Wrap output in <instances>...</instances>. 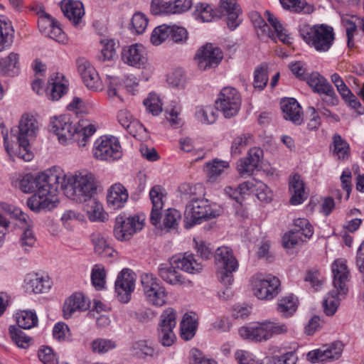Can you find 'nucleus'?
Masks as SVG:
<instances>
[{"instance_id":"55","label":"nucleus","mask_w":364,"mask_h":364,"mask_svg":"<svg viewBox=\"0 0 364 364\" xmlns=\"http://www.w3.org/2000/svg\"><path fill=\"white\" fill-rule=\"evenodd\" d=\"M106 271L103 265L95 264L92 269L91 281L92 285L97 290L105 288L106 284Z\"/></svg>"},{"instance_id":"58","label":"nucleus","mask_w":364,"mask_h":364,"mask_svg":"<svg viewBox=\"0 0 364 364\" xmlns=\"http://www.w3.org/2000/svg\"><path fill=\"white\" fill-rule=\"evenodd\" d=\"M169 25L163 24L156 27L151 35L150 41L154 46H159L163 43L171 33Z\"/></svg>"},{"instance_id":"23","label":"nucleus","mask_w":364,"mask_h":364,"mask_svg":"<svg viewBox=\"0 0 364 364\" xmlns=\"http://www.w3.org/2000/svg\"><path fill=\"white\" fill-rule=\"evenodd\" d=\"M333 276V287L335 289H340V294H346L348 289L346 282L348 279L349 271L344 259H336L331 265Z\"/></svg>"},{"instance_id":"62","label":"nucleus","mask_w":364,"mask_h":364,"mask_svg":"<svg viewBox=\"0 0 364 364\" xmlns=\"http://www.w3.org/2000/svg\"><path fill=\"white\" fill-rule=\"evenodd\" d=\"M333 153L338 159H345L349 155V145L341 138L339 134H335L333 137Z\"/></svg>"},{"instance_id":"45","label":"nucleus","mask_w":364,"mask_h":364,"mask_svg":"<svg viewBox=\"0 0 364 364\" xmlns=\"http://www.w3.org/2000/svg\"><path fill=\"white\" fill-rule=\"evenodd\" d=\"M193 16L200 22H210L217 18L216 12L212 6L205 3L197 4Z\"/></svg>"},{"instance_id":"53","label":"nucleus","mask_w":364,"mask_h":364,"mask_svg":"<svg viewBox=\"0 0 364 364\" xmlns=\"http://www.w3.org/2000/svg\"><path fill=\"white\" fill-rule=\"evenodd\" d=\"M305 80L307 84L312 88L314 92L320 93L330 83L328 80L321 76L318 73L314 72L306 76Z\"/></svg>"},{"instance_id":"12","label":"nucleus","mask_w":364,"mask_h":364,"mask_svg":"<svg viewBox=\"0 0 364 364\" xmlns=\"http://www.w3.org/2000/svg\"><path fill=\"white\" fill-rule=\"evenodd\" d=\"M242 104L240 93L232 87H223L215 100V108L225 118H231L237 114Z\"/></svg>"},{"instance_id":"17","label":"nucleus","mask_w":364,"mask_h":364,"mask_svg":"<svg viewBox=\"0 0 364 364\" xmlns=\"http://www.w3.org/2000/svg\"><path fill=\"white\" fill-rule=\"evenodd\" d=\"M0 205L3 210L10 213L14 218L18 219L22 228H26L20 240L21 246L26 250L28 247H32L36 243V237L32 230L29 228L31 224L30 218L18 208L11 207L4 203H0Z\"/></svg>"},{"instance_id":"15","label":"nucleus","mask_w":364,"mask_h":364,"mask_svg":"<svg viewBox=\"0 0 364 364\" xmlns=\"http://www.w3.org/2000/svg\"><path fill=\"white\" fill-rule=\"evenodd\" d=\"M343 350V343L336 341L308 352L306 360L312 364L331 363L341 357Z\"/></svg>"},{"instance_id":"63","label":"nucleus","mask_w":364,"mask_h":364,"mask_svg":"<svg viewBox=\"0 0 364 364\" xmlns=\"http://www.w3.org/2000/svg\"><path fill=\"white\" fill-rule=\"evenodd\" d=\"M298 357L294 351H289L281 355L272 356L267 364H296Z\"/></svg>"},{"instance_id":"60","label":"nucleus","mask_w":364,"mask_h":364,"mask_svg":"<svg viewBox=\"0 0 364 364\" xmlns=\"http://www.w3.org/2000/svg\"><path fill=\"white\" fill-rule=\"evenodd\" d=\"M144 105L146 110L154 116L159 115L163 110L161 100L155 93H150L144 100Z\"/></svg>"},{"instance_id":"4","label":"nucleus","mask_w":364,"mask_h":364,"mask_svg":"<svg viewBox=\"0 0 364 364\" xmlns=\"http://www.w3.org/2000/svg\"><path fill=\"white\" fill-rule=\"evenodd\" d=\"M189 203L184 213L186 228H191L204 220L213 219L221 215L223 210L216 203H210L203 198L205 188L201 183L188 188Z\"/></svg>"},{"instance_id":"35","label":"nucleus","mask_w":364,"mask_h":364,"mask_svg":"<svg viewBox=\"0 0 364 364\" xmlns=\"http://www.w3.org/2000/svg\"><path fill=\"white\" fill-rule=\"evenodd\" d=\"M176 265L171 263L161 264L158 268V274L159 277L166 283L172 285L182 284L184 281L182 275L176 270Z\"/></svg>"},{"instance_id":"18","label":"nucleus","mask_w":364,"mask_h":364,"mask_svg":"<svg viewBox=\"0 0 364 364\" xmlns=\"http://www.w3.org/2000/svg\"><path fill=\"white\" fill-rule=\"evenodd\" d=\"M223 58V53L221 49L211 43L202 46L196 55L198 66L203 70L217 67Z\"/></svg>"},{"instance_id":"52","label":"nucleus","mask_w":364,"mask_h":364,"mask_svg":"<svg viewBox=\"0 0 364 364\" xmlns=\"http://www.w3.org/2000/svg\"><path fill=\"white\" fill-rule=\"evenodd\" d=\"M196 119L203 124H213L217 119V113L211 106L198 107L195 113Z\"/></svg>"},{"instance_id":"6","label":"nucleus","mask_w":364,"mask_h":364,"mask_svg":"<svg viewBox=\"0 0 364 364\" xmlns=\"http://www.w3.org/2000/svg\"><path fill=\"white\" fill-rule=\"evenodd\" d=\"M299 33L304 41L318 52H326L335 40L333 28L326 24L302 25Z\"/></svg>"},{"instance_id":"57","label":"nucleus","mask_w":364,"mask_h":364,"mask_svg":"<svg viewBox=\"0 0 364 364\" xmlns=\"http://www.w3.org/2000/svg\"><path fill=\"white\" fill-rule=\"evenodd\" d=\"M253 141V136L251 134H242L235 137L232 143L231 153L233 155H239L245 148Z\"/></svg>"},{"instance_id":"64","label":"nucleus","mask_w":364,"mask_h":364,"mask_svg":"<svg viewBox=\"0 0 364 364\" xmlns=\"http://www.w3.org/2000/svg\"><path fill=\"white\" fill-rule=\"evenodd\" d=\"M38 355L43 364H58V357L50 347L42 346L38 350Z\"/></svg>"},{"instance_id":"1","label":"nucleus","mask_w":364,"mask_h":364,"mask_svg":"<svg viewBox=\"0 0 364 364\" xmlns=\"http://www.w3.org/2000/svg\"><path fill=\"white\" fill-rule=\"evenodd\" d=\"M60 171H55V166L34 176L26 174L19 182V188L23 193L36 192L27 200L28 208L34 212L51 210L58 203L56 198V180L60 177Z\"/></svg>"},{"instance_id":"44","label":"nucleus","mask_w":364,"mask_h":364,"mask_svg":"<svg viewBox=\"0 0 364 364\" xmlns=\"http://www.w3.org/2000/svg\"><path fill=\"white\" fill-rule=\"evenodd\" d=\"M160 218V225H155L161 230L169 231L171 229H175L178 225L181 220L180 213L174 208H168L166 210L163 215L162 222Z\"/></svg>"},{"instance_id":"16","label":"nucleus","mask_w":364,"mask_h":364,"mask_svg":"<svg viewBox=\"0 0 364 364\" xmlns=\"http://www.w3.org/2000/svg\"><path fill=\"white\" fill-rule=\"evenodd\" d=\"M75 126L68 115L55 117L50 120L51 131L63 145L69 144L74 139L77 130Z\"/></svg>"},{"instance_id":"3","label":"nucleus","mask_w":364,"mask_h":364,"mask_svg":"<svg viewBox=\"0 0 364 364\" xmlns=\"http://www.w3.org/2000/svg\"><path fill=\"white\" fill-rule=\"evenodd\" d=\"M58 170L61 174H58L60 177L56 180V196L60 187L68 198L78 203L86 202L92 198L97 186L91 172L83 170L66 174L61 168L55 166V171L57 172Z\"/></svg>"},{"instance_id":"27","label":"nucleus","mask_w":364,"mask_h":364,"mask_svg":"<svg viewBox=\"0 0 364 364\" xmlns=\"http://www.w3.org/2000/svg\"><path fill=\"white\" fill-rule=\"evenodd\" d=\"M90 307L89 300L80 292L72 294L65 302L63 314L65 318H69L76 311H83Z\"/></svg>"},{"instance_id":"21","label":"nucleus","mask_w":364,"mask_h":364,"mask_svg":"<svg viewBox=\"0 0 364 364\" xmlns=\"http://www.w3.org/2000/svg\"><path fill=\"white\" fill-rule=\"evenodd\" d=\"M24 283L26 290L35 294L46 293L52 287L50 277L43 272L28 274L24 279Z\"/></svg>"},{"instance_id":"33","label":"nucleus","mask_w":364,"mask_h":364,"mask_svg":"<svg viewBox=\"0 0 364 364\" xmlns=\"http://www.w3.org/2000/svg\"><path fill=\"white\" fill-rule=\"evenodd\" d=\"M75 128L77 129L75 135L82 136V139L78 141V145L84 147L90 138L96 132L98 125L88 119H81L77 123Z\"/></svg>"},{"instance_id":"47","label":"nucleus","mask_w":364,"mask_h":364,"mask_svg":"<svg viewBox=\"0 0 364 364\" xmlns=\"http://www.w3.org/2000/svg\"><path fill=\"white\" fill-rule=\"evenodd\" d=\"M90 347L93 353L103 355L114 349L117 344L112 339L97 338L90 342Z\"/></svg>"},{"instance_id":"5","label":"nucleus","mask_w":364,"mask_h":364,"mask_svg":"<svg viewBox=\"0 0 364 364\" xmlns=\"http://www.w3.org/2000/svg\"><path fill=\"white\" fill-rule=\"evenodd\" d=\"M238 333L243 339L262 343L274 336L287 335L290 329L285 323L265 320L243 326L239 328Z\"/></svg>"},{"instance_id":"39","label":"nucleus","mask_w":364,"mask_h":364,"mask_svg":"<svg viewBox=\"0 0 364 364\" xmlns=\"http://www.w3.org/2000/svg\"><path fill=\"white\" fill-rule=\"evenodd\" d=\"M297 306V298L293 294H289L278 300L277 310L283 317L289 318L295 313Z\"/></svg>"},{"instance_id":"8","label":"nucleus","mask_w":364,"mask_h":364,"mask_svg":"<svg viewBox=\"0 0 364 364\" xmlns=\"http://www.w3.org/2000/svg\"><path fill=\"white\" fill-rule=\"evenodd\" d=\"M140 282L148 304L156 307H161L167 304L168 291L154 274L144 273L140 277Z\"/></svg>"},{"instance_id":"14","label":"nucleus","mask_w":364,"mask_h":364,"mask_svg":"<svg viewBox=\"0 0 364 364\" xmlns=\"http://www.w3.org/2000/svg\"><path fill=\"white\" fill-rule=\"evenodd\" d=\"M122 59L125 64L136 68L149 70L151 67L147 50L141 43L124 46L122 51Z\"/></svg>"},{"instance_id":"38","label":"nucleus","mask_w":364,"mask_h":364,"mask_svg":"<svg viewBox=\"0 0 364 364\" xmlns=\"http://www.w3.org/2000/svg\"><path fill=\"white\" fill-rule=\"evenodd\" d=\"M228 167L229 164L228 161L215 159L211 161L207 162L203 170L208 181L214 182Z\"/></svg>"},{"instance_id":"48","label":"nucleus","mask_w":364,"mask_h":364,"mask_svg":"<svg viewBox=\"0 0 364 364\" xmlns=\"http://www.w3.org/2000/svg\"><path fill=\"white\" fill-rule=\"evenodd\" d=\"M16 320L18 326L24 329H30L37 326L38 317L32 311H21L16 314Z\"/></svg>"},{"instance_id":"9","label":"nucleus","mask_w":364,"mask_h":364,"mask_svg":"<svg viewBox=\"0 0 364 364\" xmlns=\"http://www.w3.org/2000/svg\"><path fill=\"white\" fill-rule=\"evenodd\" d=\"M92 153L97 160L114 162L122 158V149L118 138L105 135L95 141Z\"/></svg>"},{"instance_id":"61","label":"nucleus","mask_w":364,"mask_h":364,"mask_svg":"<svg viewBox=\"0 0 364 364\" xmlns=\"http://www.w3.org/2000/svg\"><path fill=\"white\" fill-rule=\"evenodd\" d=\"M176 311L172 308H166L160 316L159 328L173 329L176 325Z\"/></svg>"},{"instance_id":"10","label":"nucleus","mask_w":364,"mask_h":364,"mask_svg":"<svg viewBox=\"0 0 364 364\" xmlns=\"http://www.w3.org/2000/svg\"><path fill=\"white\" fill-rule=\"evenodd\" d=\"M253 294L259 300L270 301L281 291V282L272 275L256 274L251 279Z\"/></svg>"},{"instance_id":"19","label":"nucleus","mask_w":364,"mask_h":364,"mask_svg":"<svg viewBox=\"0 0 364 364\" xmlns=\"http://www.w3.org/2000/svg\"><path fill=\"white\" fill-rule=\"evenodd\" d=\"M77 71L85 86L93 91L102 90L104 85L99 73L87 60L81 58L77 61Z\"/></svg>"},{"instance_id":"25","label":"nucleus","mask_w":364,"mask_h":364,"mask_svg":"<svg viewBox=\"0 0 364 364\" xmlns=\"http://www.w3.org/2000/svg\"><path fill=\"white\" fill-rule=\"evenodd\" d=\"M171 263L178 269L190 274H196L203 269V264L195 258L193 254L184 253L174 255L171 258Z\"/></svg>"},{"instance_id":"56","label":"nucleus","mask_w":364,"mask_h":364,"mask_svg":"<svg viewBox=\"0 0 364 364\" xmlns=\"http://www.w3.org/2000/svg\"><path fill=\"white\" fill-rule=\"evenodd\" d=\"M102 48L98 59L106 61L113 59L116 55L117 44L114 39H103L100 41Z\"/></svg>"},{"instance_id":"46","label":"nucleus","mask_w":364,"mask_h":364,"mask_svg":"<svg viewBox=\"0 0 364 364\" xmlns=\"http://www.w3.org/2000/svg\"><path fill=\"white\" fill-rule=\"evenodd\" d=\"M340 294V289H336L331 291L323 301V306L325 314L327 316H333L337 311L340 305V298L338 296H344Z\"/></svg>"},{"instance_id":"51","label":"nucleus","mask_w":364,"mask_h":364,"mask_svg":"<svg viewBox=\"0 0 364 364\" xmlns=\"http://www.w3.org/2000/svg\"><path fill=\"white\" fill-rule=\"evenodd\" d=\"M250 18L259 36H267L269 38L274 37V33L272 32L269 25L257 12H252Z\"/></svg>"},{"instance_id":"2","label":"nucleus","mask_w":364,"mask_h":364,"mask_svg":"<svg viewBox=\"0 0 364 364\" xmlns=\"http://www.w3.org/2000/svg\"><path fill=\"white\" fill-rule=\"evenodd\" d=\"M39 132V123L36 117L30 113H23L18 121V127L2 131L4 145L9 155H15L25 161L33 158L31 142Z\"/></svg>"},{"instance_id":"22","label":"nucleus","mask_w":364,"mask_h":364,"mask_svg":"<svg viewBox=\"0 0 364 364\" xmlns=\"http://www.w3.org/2000/svg\"><path fill=\"white\" fill-rule=\"evenodd\" d=\"M166 196L165 189L159 185L154 186L149 191V198L152 204L150 214V221L153 225H160V218H162V210Z\"/></svg>"},{"instance_id":"30","label":"nucleus","mask_w":364,"mask_h":364,"mask_svg":"<svg viewBox=\"0 0 364 364\" xmlns=\"http://www.w3.org/2000/svg\"><path fill=\"white\" fill-rule=\"evenodd\" d=\"M61 9L65 16L74 24H78L85 14L83 4L80 1L63 0Z\"/></svg>"},{"instance_id":"7","label":"nucleus","mask_w":364,"mask_h":364,"mask_svg":"<svg viewBox=\"0 0 364 364\" xmlns=\"http://www.w3.org/2000/svg\"><path fill=\"white\" fill-rule=\"evenodd\" d=\"M215 265L218 279L228 287L233 282V273L238 269V262L232 250L226 246L218 247L215 254Z\"/></svg>"},{"instance_id":"41","label":"nucleus","mask_w":364,"mask_h":364,"mask_svg":"<svg viewBox=\"0 0 364 364\" xmlns=\"http://www.w3.org/2000/svg\"><path fill=\"white\" fill-rule=\"evenodd\" d=\"M198 322L194 316L188 314H184L180 323L181 337L185 341L192 339L196 332Z\"/></svg>"},{"instance_id":"32","label":"nucleus","mask_w":364,"mask_h":364,"mask_svg":"<svg viewBox=\"0 0 364 364\" xmlns=\"http://www.w3.org/2000/svg\"><path fill=\"white\" fill-rule=\"evenodd\" d=\"M48 83V95L52 100H58L68 91V82L60 73H53Z\"/></svg>"},{"instance_id":"34","label":"nucleus","mask_w":364,"mask_h":364,"mask_svg":"<svg viewBox=\"0 0 364 364\" xmlns=\"http://www.w3.org/2000/svg\"><path fill=\"white\" fill-rule=\"evenodd\" d=\"M14 38V28L11 21L0 16V52L11 47Z\"/></svg>"},{"instance_id":"42","label":"nucleus","mask_w":364,"mask_h":364,"mask_svg":"<svg viewBox=\"0 0 364 364\" xmlns=\"http://www.w3.org/2000/svg\"><path fill=\"white\" fill-rule=\"evenodd\" d=\"M265 16H267L269 24L273 28L272 32L274 33V37L271 38L275 39L276 37H277L279 40L283 43L287 45L291 44V38L287 33V31L283 28L282 25L279 23L277 18L269 11H265Z\"/></svg>"},{"instance_id":"26","label":"nucleus","mask_w":364,"mask_h":364,"mask_svg":"<svg viewBox=\"0 0 364 364\" xmlns=\"http://www.w3.org/2000/svg\"><path fill=\"white\" fill-rule=\"evenodd\" d=\"M280 105L285 119L296 125L302 123V108L294 98H284L281 100Z\"/></svg>"},{"instance_id":"50","label":"nucleus","mask_w":364,"mask_h":364,"mask_svg":"<svg viewBox=\"0 0 364 364\" xmlns=\"http://www.w3.org/2000/svg\"><path fill=\"white\" fill-rule=\"evenodd\" d=\"M9 334L14 343L21 348H28L33 341L32 338L14 326L9 327Z\"/></svg>"},{"instance_id":"43","label":"nucleus","mask_w":364,"mask_h":364,"mask_svg":"<svg viewBox=\"0 0 364 364\" xmlns=\"http://www.w3.org/2000/svg\"><path fill=\"white\" fill-rule=\"evenodd\" d=\"M85 203L84 209L91 221H104L106 219L102 205L99 201L91 198Z\"/></svg>"},{"instance_id":"31","label":"nucleus","mask_w":364,"mask_h":364,"mask_svg":"<svg viewBox=\"0 0 364 364\" xmlns=\"http://www.w3.org/2000/svg\"><path fill=\"white\" fill-rule=\"evenodd\" d=\"M220 6L226 12L228 28L235 30L241 23L240 6L236 0H220Z\"/></svg>"},{"instance_id":"36","label":"nucleus","mask_w":364,"mask_h":364,"mask_svg":"<svg viewBox=\"0 0 364 364\" xmlns=\"http://www.w3.org/2000/svg\"><path fill=\"white\" fill-rule=\"evenodd\" d=\"M91 240L95 252L103 258L114 257L115 251L107 242L106 238L100 232L92 234Z\"/></svg>"},{"instance_id":"54","label":"nucleus","mask_w":364,"mask_h":364,"mask_svg":"<svg viewBox=\"0 0 364 364\" xmlns=\"http://www.w3.org/2000/svg\"><path fill=\"white\" fill-rule=\"evenodd\" d=\"M269 80L267 66L266 65H260L254 70L253 86L255 89L261 91L267 85Z\"/></svg>"},{"instance_id":"49","label":"nucleus","mask_w":364,"mask_h":364,"mask_svg":"<svg viewBox=\"0 0 364 364\" xmlns=\"http://www.w3.org/2000/svg\"><path fill=\"white\" fill-rule=\"evenodd\" d=\"M282 7L295 13L311 14L314 11L312 6L304 0H279Z\"/></svg>"},{"instance_id":"28","label":"nucleus","mask_w":364,"mask_h":364,"mask_svg":"<svg viewBox=\"0 0 364 364\" xmlns=\"http://www.w3.org/2000/svg\"><path fill=\"white\" fill-rule=\"evenodd\" d=\"M289 189L291 193V205H300L306 200L308 193L305 191L304 183L300 175L294 174L289 177Z\"/></svg>"},{"instance_id":"20","label":"nucleus","mask_w":364,"mask_h":364,"mask_svg":"<svg viewBox=\"0 0 364 364\" xmlns=\"http://www.w3.org/2000/svg\"><path fill=\"white\" fill-rule=\"evenodd\" d=\"M263 158V151L260 148L253 147L249 149L247 156L237 162V169L240 176H251L257 169Z\"/></svg>"},{"instance_id":"37","label":"nucleus","mask_w":364,"mask_h":364,"mask_svg":"<svg viewBox=\"0 0 364 364\" xmlns=\"http://www.w3.org/2000/svg\"><path fill=\"white\" fill-rule=\"evenodd\" d=\"M342 23L346 29L348 46L352 48L354 46L353 40L356 29L360 28L364 32V18L358 16L343 18Z\"/></svg>"},{"instance_id":"40","label":"nucleus","mask_w":364,"mask_h":364,"mask_svg":"<svg viewBox=\"0 0 364 364\" xmlns=\"http://www.w3.org/2000/svg\"><path fill=\"white\" fill-rule=\"evenodd\" d=\"M2 74L8 75H17L20 71L19 55L11 52L5 58L0 59Z\"/></svg>"},{"instance_id":"13","label":"nucleus","mask_w":364,"mask_h":364,"mask_svg":"<svg viewBox=\"0 0 364 364\" xmlns=\"http://www.w3.org/2000/svg\"><path fill=\"white\" fill-rule=\"evenodd\" d=\"M136 275L129 269H123L117 275L114 282V292L117 299L127 304L132 299L135 289Z\"/></svg>"},{"instance_id":"11","label":"nucleus","mask_w":364,"mask_h":364,"mask_svg":"<svg viewBox=\"0 0 364 364\" xmlns=\"http://www.w3.org/2000/svg\"><path fill=\"white\" fill-rule=\"evenodd\" d=\"M144 218L138 215L127 216L119 214L115 218L114 235L119 241L129 240L134 234L142 230Z\"/></svg>"},{"instance_id":"29","label":"nucleus","mask_w":364,"mask_h":364,"mask_svg":"<svg viewBox=\"0 0 364 364\" xmlns=\"http://www.w3.org/2000/svg\"><path fill=\"white\" fill-rule=\"evenodd\" d=\"M259 180L254 178L241 183L237 188L228 186L225 188V193L230 198L235 200L237 203L242 205L245 196L250 195L255 192Z\"/></svg>"},{"instance_id":"24","label":"nucleus","mask_w":364,"mask_h":364,"mask_svg":"<svg viewBox=\"0 0 364 364\" xmlns=\"http://www.w3.org/2000/svg\"><path fill=\"white\" fill-rule=\"evenodd\" d=\"M129 198L127 188L121 183L113 184L108 190L107 203L108 207L112 210L122 208Z\"/></svg>"},{"instance_id":"59","label":"nucleus","mask_w":364,"mask_h":364,"mask_svg":"<svg viewBox=\"0 0 364 364\" xmlns=\"http://www.w3.org/2000/svg\"><path fill=\"white\" fill-rule=\"evenodd\" d=\"M292 230L296 232L298 235H301L306 240L311 237L314 234V228L306 218L296 219Z\"/></svg>"}]
</instances>
